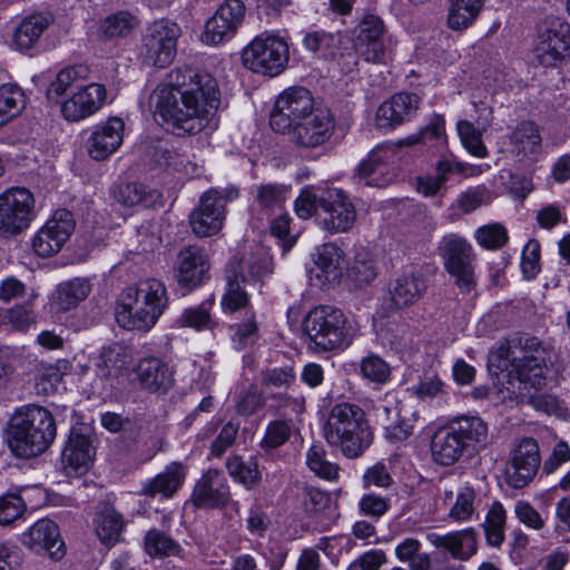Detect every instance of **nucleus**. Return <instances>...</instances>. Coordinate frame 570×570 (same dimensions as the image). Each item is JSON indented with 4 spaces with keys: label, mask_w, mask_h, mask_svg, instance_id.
<instances>
[{
    "label": "nucleus",
    "mask_w": 570,
    "mask_h": 570,
    "mask_svg": "<svg viewBox=\"0 0 570 570\" xmlns=\"http://www.w3.org/2000/svg\"><path fill=\"white\" fill-rule=\"evenodd\" d=\"M155 112L177 135H195L209 124L219 106L216 79L189 67L173 69L154 92Z\"/></svg>",
    "instance_id": "f257e3e1"
},
{
    "label": "nucleus",
    "mask_w": 570,
    "mask_h": 570,
    "mask_svg": "<svg viewBox=\"0 0 570 570\" xmlns=\"http://www.w3.org/2000/svg\"><path fill=\"white\" fill-rule=\"evenodd\" d=\"M490 362L508 371L507 390L513 395H524L529 386H544L548 351L535 337L500 341L490 353Z\"/></svg>",
    "instance_id": "f03ea898"
},
{
    "label": "nucleus",
    "mask_w": 570,
    "mask_h": 570,
    "mask_svg": "<svg viewBox=\"0 0 570 570\" xmlns=\"http://www.w3.org/2000/svg\"><path fill=\"white\" fill-rule=\"evenodd\" d=\"M168 306V294L163 282L141 279L125 287L117 297L115 320L126 331L148 332Z\"/></svg>",
    "instance_id": "7ed1b4c3"
},
{
    "label": "nucleus",
    "mask_w": 570,
    "mask_h": 570,
    "mask_svg": "<svg viewBox=\"0 0 570 570\" xmlns=\"http://www.w3.org/2000/svg\"><path fill=\"white\" fill-rule=\"evenodd\" d=\"M488 439V424L480 416L460 415L434 432L430 445L431 455L436 464L451 466L465 452L484 448Z\"/></svg>",
    "instance_id": "20e7f679"
},
{
    "label": "nucleus",
    "mask_w": 570,
    "mask_h": 570,
    "mask_svg": "<svg viewBox=\"0 0 570 570\" xmlns=\"http://www.w3.org/2000/svg\"><path fill=\"white\" fill-rule=\"evenodd\" d=\"M56 432L55 419L47 409L28 405L12 416L8 444L16 456L35 458L47 451L56 438Z\"/></svg>",
    "instance_id": "39448f33"
},
{
    "label": "nucleus",
    "mask_w": 570,
    "mask_h": 570,
    "mask_svg": "<svg viewBox=\"0 0 570 570\" xmlns=\"http://www.w3.org/2000/svg\"><path fill=\"white\" fill-rule=\"evenodd\" d=\"M302 328L314 348L323 352L348 347L360 332L353 317L330 305L312 308L304 317Z\"/></svg>",
    "instance_id": "423d86ee"
},
{
    "label": "nucleus",
    "mask_w": 570,
    "mask_h": 570,
    "mask_svg": "<svg viewBox=\"0 0 570 570\" xmlns=\"http://www.w3.org/2000/svg\"><path fill=\"white\" fill-rule=\"evenodd\" d=\"M273 272L272 259L264 248L256 253L235 255L226 271L227 287L220 305L225 314L245 309L252 311L246 284L269 276Z\"/></svg>",
    "instance_id": "0eeeda50"
},
{
    "label": "nucleus",
    "mask_w": 570,
    "mask_h": 570,
    "mask_svg": "<svg viewBox=\"0 0 570 570\" xmlns=\"http://www.w3.org/2000/svg\"><path fill=\"white\" fill-rule=\"evenodd\" d=\"M326 442L347 458L360 456L371 444V432L364 411L355 404H335L323 428Z\"/></svg>",
    "instance_id": "6e6552de"
},
{
    "label": "nucleus",
    "mask_w": 570,
    "mask_h": 570,
    "mask_svg": "<svg viewBox=\"0 0 570 570\" xmlns=\"http://www.w3.org/2000/svg\"><path fill=\"white\" fill-rule=\"evenodd\" d=\"M288 60V40L275 31L259 33L242 51L245 68L268 77L281 75L286 69Z\"/></svg>",
    "instance_id": "1a4fd4ad"
},
{
    "label": "nucleus",
    "mask_w": 570,
    "mask_h": 570,
    "mask_svg": "<svg viewBox=\"0 0 570 570\" xmlns=\"http://www.w3.org/2000/svg\"><path fill=\"white\" fill-rule=\"evenodd\" d=\"M181 30L179 26L167 19L150 23L141 38L138 57L142 63L165 68L169 66L177 52V40Z\"/></svg>",
    "instance_id": "9d476101"
},
{
    "label": "nucleus",
    "mask_w": 570,
    "mask_h": 570,
    "mask_svg": "<svg viewBox=\"0 0 570 570\" xmlns=\"http://www.w3.org/2000/svg\"><path fill=\"white\" fill-rule=\"evenodd\" d=\"M533 60L546 68L557 67L570 57V24L548 18L541 24L532 49Z\"/></svg>",
    "instance_id": "9b49d317"
},
{
    "label": "nucleus",
    "mask_w": 570,
    "mask_h": 570,
    "mask_svg": "<svg viewBox=\"0 0 570 570\" xmlns=\"http://www.w3.org/2000/svg\"><path fill=\"white\" fill-rule=\"evenodd\" d=\"M35 198L30 190L12 187L0 194V235L12 236L27 229L33 219Z\"/></svg>",
    "instance_id": "f8f14e48"
},
{
    "label": "nucleus",
    "mask_w": 570,
    "mask_h": 570,
    "mask_svg": "<svg viewBox=\"0 0 570 570\" xmlns=\"http://www.w3.org/2000/svg\"><path fill=\"white\" fill-rule=\"evenodd\" d=\"M316 107L309 90L304 87H289L282 91L271 114V127L281 134L293 128Z\"/></svg>",
    "instance_id": "ddd939ff"
},
{
    "label": "nucleus",
    "mask_w": 570,
    "mask_h": 570,
    "mask_svg": "<svg viewBox=\"0 0 570 570\" xmlns=\"http://www.w3.org/2000/svg\"><path fill=\"white\" fill-rule=\"evenodd\" d=\"M317 224L331 234L348 232L356 220V210L348 196L341 189L326 190L320 199Z\"/></svg>",
    "instance_id": "4468645a"
},
{
    "label": "nucleus",
    "mask_w": 570,
    "mask_h": 570,
    "mask_svg": "<svg viewBox=\"0 0 570 570\" xmlns=\"http://www.w3.org/2000/svg\"><path fill=\"white\" fill-rule=\"evenodd\" d=\"M246 13L242 0H225L215 13L205 22L202 41L208 46H217L229 41L237 33Z\"/></svg>",
    "instance_id": "2eb2a0df"
},
{
    "label": "nucleus",
    "mask_w": 570,
    "mask_h": 570,
    "mask_svg": "<svg viewBox=\"0 0 570 570\" xmlns=\"http://www.w3.org/2000/svg\"><path fill=\"white\" fill-rule=\"evenodd\" d=\"M354 49L367 62H384L390 53L392 39L385 36L383 21L366 14L356 28Z\"/></svg>",
    "instance_id": "dca6fc26"
},
{
    "label": "nucleus",
    "mask_w": 570,
    "mask_h": 570,
    "mask_svg": "<svg viewBox=\"0 0 570 570\" xmlns=\"http://www.w3.org/2000/svg\"><path fill=\"white\" fill-rule=\"evenodd\" d=\"M334 128L335 120L332 112L325 108H316L284 135H287L297 147L316 148L332 137Z\"/></svg>",
    "instance_id": "f3484780"
},
{
    "label": "nucleus",
    "mask_w": 570,
    "mask_h": 570,
    "mask_svg": "<svg viewBox=\"0 0 570 570\" xmlns=\"http://www.w3.org/2000/svg\"><path fill=\"white\" fill-rule=\"evenodd\" d=\"M540 466L538 442L532 438H523L511 450L510 461L505 470L507 482L514 489H522L535 476Z\"/></svg>",
    "instance_id": "a211bd4d"
},
{
    "label": "nucleus",
    "mask_w": 570,
    "mask_h": 570,
    "mask_svg": "<svg viewBox=\"0 0 570 570\" xmlns=\"http://www.w3.org/2000/svg\"><path fill=\"white\" fill-rule=\"evenodd\" d=\"M399 147L382 144L373 148L355 169L360 181L371 187H384L393 180L390 165L396 159Z\"/></svg>",
    "instance_id": "6ab92c4d"
},
{
    "label": "nucleus",
    "mask_w": 570,
    "mask_h": 570,
    "mask_svg": "<svg viewBox=\"0 0 570 570\" xmlns=\"http://www.w3.org/2000/svg\"><path fill=\"white\" fill-rule=\"evenodd\" d=\"M225 222V200L222 194L210 189L203 194L198 206L189 215V225L198 237L217 234Z\"/></svg>",
    "instance_id": "aec40b11"
},
{
    "label": "nucleus",
    "mask_w": 570,
    "mask_h": 570,
    "mask_svg": "<svg viewBox=\"0 0 570 570\" xmlns=\"http://www.w3.org/2000/svg\"><path fill=\"white\" fill-rule=\"evenodd\" d=\"M134 380L148 393L166 394L175 385L174 367L160 357L146 356L135 365Z\"/></svg>",
    "instance_id": "412c9836"
},
{
    "label": "nucleus",
    "mask_w": 570,
    "mask_h": 570,
    "mask_svg": "<svg viewBox=\"0 0 570 570\" xmlns=\"http://www.w3.org/2000/svg\"><path fill=\"white\" fill-rule=\"evenodd\" d=\"M104 85L92 82L79 88L61 102V114L68 121H80L95 115L107 102Z\"/></svg>",
    "instance_id": "4be33fe9"
},
{
    "label": "nucleus",
    "mask_w": 570,
    "mask_h": 570,
    "mask_svg": "<svg viewBox=\"0 0 570 570\" xmlns=\"http://www.w3.org/2000/svg\"><path fill=\"white\" fill-rule=\"evenodd\" d=\"M191 501L200 509L224 508L230 501V490L224 473L217 469H208L195 483Z\"/></svg>",
    "instance_id": "5701e85b"
},
{
    "label": "nucleus",
    "mask_w": 570,
    "mask_h": 570,
    "mask_svg": "<svg viewBox=\"0 0 570 570\" xmlns=\"http://www.w3.org/2000/svg\"><path fill=\"white\" fill-rule=\"evenodd\" d=\"M22 543L36 553H47L52 560H61L66 553L58 525L50 519L36 521L22 534Z\"/></svg>",
    "instance_id": "b1692460"
},
{
    "label": "nucleus",
    "mask_w": 570,
    "mask_h": 570,
    "mask_svg": "<svg viewBox=\"0 0 570 570\" xmlns=\"http://www.w3.org/2000/svg\"><path fill=\"white\" fill-rule=\"evenodd\" d=\"M125 124L118 117H111L107 121L96 125L87 141L89 156L95 160H105L121 146L124 140Z\"/></svg>",
    "instance_id": "393cba45"
},
{
    "label": "nucleus",
    "mask_w": 570,
    "mask_h": 570,
    "mask_svg": "<svg viewBox=\"0 0 570 570\" xmlns=\"http://www.w3.org/2000/svg\"><path fill=\"white\" fill-rule=\"evenodd\" d=\"M420 99L414 94L401 92L384 101L376 110L375 125L389 131L395 126L410 120L419 108Z\"/></svg>",
    "instance_id": "a878e982"
},
{
    "label": "nucleus",
    "mask_w": 570,
    "mask_h": 570,
    "mask_svg": "<svg viewBox=\"0 0 570 570\" xmlns=\"http://www.w3.org/2000/svg\"><path fill=\"white\" fill-rule=\"evenodd\" d=\"M209 262L204 250L189 245L181 248L177 256V282L188 288H195L207 278Z\"/></svg>",
    "instance_id": "bb28decb"
},
{
    "label": "nucleus",
    "mask_w": 570,
    "mask_h": 570,
    "mask_svg": "<svg viewBox=\"0 0 570 570\" xmlns=\"http://www.w3.org/2000/svg\"><path fill=\"white\" fill-rule=\"evenodd\" d=\"M187 471V466L181 462H171L161 472L141 484L140 494L149 498L170 499L183 487Z\"/></svg>",
    "instance_id": "cd10ccee"
},
{
    "label": "nucleus",
    "mask_w": 570,
    "mask_h": 570,
    "mask_svg": "<svg viewBox=\"0 0 570 570\" xmlns=\"http://www.w3.org/2000/svg\"><path fill=\"white\" fill-rule=\"evenodd\" d=\"M95 451L89 438L77 430H71L62 454L61 463L68 475L86 473L94 460Z\"/></svg>",
    "instance_id": "c85d7f7f"
},
{
    "label": "nucleus",
    "mask_w": 570,
    "mask_h": 570,
    "mask_svg": "<svg viewBox=\"0 0 570 570\" xmlns=\"http://www.w3.org/2000/svg\"><path fill=\"white\" fill-rule=\"evenodd\" d=\"M426 538L432 546L445 550L452 558L461 561L469 560L478 550V534L473 528H466L446 534L432 532L429 533Z\"/></svg>",
    "instance_id": "c756f323"
},
{
    "label": "nucleus",
    "mask_w": 570,
    "mask_h": 570,
    "mask_svg": "<svg viewBox=\"0 0 570 570\" xmlns=\"http://www.w3.org/2000/svg\"><path fill=\"white\" fill-rule=\"evenodd\" d=\"M426 289L422 277L414 274H404L394 279L390 286L393 305L397 308L415 304Z\"/></svg>",
    "instance_id": "7c9ffc66"
},
{
    "label": "nucleus",
    "mask_w": 570,
    "mask_h": 570,
    "mask_svg": "<svg viewBox=\"0 0 570 570\" xmlns=\"http://www.w3.org/2000/svg\"><path fill=\"white\" fill-rule=\"evenodd\" d=\"M50 23L51 18L46 14L26 17L13 31L12 46L21 51L32 48Z\"/></svg>",
    "instance_id": "2f4dec72"
},
{
    "label": "nucleus",
    "mask_w": 570,
    "mask_h": 570,
    "mask_svg": "<svg viewBox=\"0 0 570 570\" xmlns=\"http://www.w3.org/2000/svg\"><path fill=\"white\" fill-rule=\"evenodd\" d=\"M160 193L138 183H124L114 190L115 200L124 207H149L160 200Z\"/></svg>",
    "instance_id": "473e14b6"
},
{
    "label": "nucleus",
    "mask_w": 570,
    "mask_h": 570,
    "mask_svg": "<svg viewBox=\"0 0 570 570\" xmlns=\"http://www.w3.org/2000/svg\"><path fill=\"white\" fill-rule=\"evenodd\" d=\"M91 292L89 279L76 277L57 286L53 305L58 311H69L86 299Z\"/></svg>",
    "instance_id": "72a5a7b5"
},
{
    "label": "nucleus",
    "mask_w": 570,
    "mask_h": 570,
    "mask_svg": "<svg viewBox=\"0 0 570 570\" xmlns=\"http://www.w3.org/2000/svg\"><path fill=\"white\" fill-rule=\"evenodd\" d=\"M511 153L517 156L532 157L541 150L542 138L532 121L520 122L510 137Z\"/></svg>",
    "instance_id": "f704fd0d"
},
{
    "label": "nucleus",
    "mask_w": 570,
    "mask_h": 570,
    "mask_svg": "<svg viewBox=\"0 0 570 570\" xmlns=\"http://www.w3.org/2000/svg\"><path fill=\"white\" fill-rule=\"evenodd\" d=\"M128 361L129 355L126 347L119 344L104 347L96 362V373L101 381L108 382L117 377Z\"/></svg>",
    "instance_id": "c9c22d12"
},
{
    "label": "nucleus",
    "mask_w": 570,
    "mask_h": 570,
    "mask_svg": "<svg viewBox=\"0 0 570 570\" xmlns=\"http://www.w3.org/2000/svg\"><path fill=\"white\" fill-rule=\"evenodd\" d=\"M138 20L127 11H119L100 20L98 36L104 40L128 37L137 27Z\"/></svg>",
    "instance_id": "e433bc0d"
},
{
    "label": "nucleus",
    "mask_w": 570,
    "mask_h": 570,
    "mask_svg": "<svg viewBox=\"0 0 570 570\" xmlns=\"http://www.w3.org/2000/svg\"><path fill=\"white\" fill-rule=\"evenodd\" d=\"M89 75L90 69L85 63L62 68L47 89L48 99H58L78 82L87 80Z\"/></svg>",
    "instance_id": "4c0bfd02"
},
{
    "label": "nucleus",
    "mask_w": 570,
    "mask_h": 570,
    "mask_svg": "<svg viewBox=\"0 0 570 570\" xmlns=\"http://www.w3.org/2000/svg\"><path fill=\"white\" fill-rule=\"evenodd\" d=\"M439 254L445 268L473 261L472 246L465 238L455 234L446 235L441 239Z\"/></svg>",
    "instance_id": "58836bf2"
},
{
    "label": "nucleus",
    "mask_w": 570,
    "mask_h": 570,
    "mask_svg": "<svg viewBox=\"0 0 570 570\" xmlns=\"http://www.w3.org/2000/svg\"><path fill=\"white\" fill-rule=\"evenodd\" d=\"M507 511L501 502H493L485 513L482 528L488 546L500 548L505 539Z\"/></svg>",
    "instance_id": "ea45409f"
},
{
    "label": "nucleus",
    "mask_w": 570,
    "mask_h": 570,
    "mask_svg": "<svg viewBox=\"0 0 570 570\" xmlns=\"http://www.w3.org/2000/svg\"><path fill=\"white\" fill-rule=\"evenodd\" d=\"M124 527L121 515L111 507H104L95 519V531L99 540L106 546L115 544Z\"/></svg>",
    "instance_id": "a19ab883"
},
{
    "label": "nucleus",
    "mask_w": 570,
    "mask_h": 570,
    "mask_svg": "<svg viewBox=\"0 0 570 570\" xmlns=\"http://www.w3.org/2000/svg\"><path fill=\"white\" fill-rule=\"evenodd\" d=\"M347 275L357 285H367L376 278L377 263L367 248L362 246L355 248Z\"/></svg>",
    "instance_id": "79ce46f5"
},
{
    "label": "nucleus",
    "mask_w": 570,
    "mask_h": 570,
    "mask_svg": "<svg viewBox=\"0 0 570 570\" xmlns=\"http://www.w3.org/2000/svg\"><path fill=\"white\" fill-rule=\"evenodd\" d=\"M484 0H451L448 24L452 30L470 27L479 16Z\"/></svg>",
    "instance_id": "37998d69"
},
{
    "label": "nucleus",
    "mask_w": 570,
    "mask_h": 570,
    "mask_svg": "<svg viewBox=\"0 0 570 570\" xmlns=\"http://www.w3.org/2000/svg\"><path fill=\"white\" fill-rule=\"evenodd\" d=\"M26 107V96L17 85L0 86V127L18 117Z\"/></svg>",
    "instance_id": "c03bdc74"
},
{
    "label": "nucleus",
    "mask_w": 570,
    "mask_h": 570,
    "mask_svg": "<svg viewBox=\"0 0 570 570\" xmlns=\"http://www.w3.org/2000/svg\"><path fill=\"white\" fill-rule=\"evenodd\" d=\"M343 250L333 243L318 247L315 264L323 273L326 281H336L342 275Z\"/></svg>",
    "instance_id": "a18cd8bd"
},
{
    "label": "nucleus",
    "mask_w": 570,
    "mask_h": 570,
    "mask_svg": "<svg viewBox=\"0 0 570 570\" xmlns=\"http://www.w3.org/2000/svg\"><path fill=\"white\" fill-rule=\"evenodd\" d=\"M226 469L229 476L247 490L255 488L262 478L257 463L255 461H244L239 455L229 456L226 460Z\"/></svg>",
    "instance_id": "49530a36"
},
{
    "label": "nucleus",
    "mask_w": 570,
    "mask_h": 570,
    "mask_svg": "<svg viewBox=\"0 0 570 570\" xmlns=\"http://www.w3.org/2000/svg\"><path fill=\"white\" fill-rule=\"evenodd\" d=\"M214 303L215 299L212 296L197 306L185 308L177 318V324L181 327L187 326L196 331L213 328L215 322L212 318L210 311L214 306Z\"/></svg>",
    "instance_id": "de8ad7c7"
},
{
    "label": "nucleus",
    "mask_w": 570,
    "mask_h": 570,
    "mask_svg": "<svg viewBox=\"0 0 570 570\" xmlns=\"http://www.w3.org/2000/svg\"><path fill=\"white\" fill-rule=\"evenodd\" d=\"M542 386L533 387L529 386L527 389V393L524 395H513L509 393L510 397L515 399H528L529 403L540 412H543L548 415H554L558 417H563L567 414V409L564 403L560 401L556 395L552 394H532L531 390L538 391Z\"/></svg>",
    "instance_id": "09e8293b"
},
{
    "label": "nucleus",
    "mask_w": 570,
    "mask_h": 570,
    "mask_svg": "<svg viewBox=\"0 0 570 570\" xmlns=\"http://www.w3.org/2000/svg\"><path fill=\"white\" fill-rule=\"evenodd\" d=\"M458 134L460 136L463 147L472 156L483 158L488 155V150L482 140V132L479 127L469 120H460L456 125Z\"/></svg>",
    "instance_id": "8fccbe9b"
},
{
    "label": "nucleus",
    "mask_w": 570,
    "mask_h": 570,
    "mask_svg": "<svg viewBox=\"0 0 570 570\" xmlns=\"http://www.w3.org/2000/svg\"><path fill=\"white\" fill-rule=\"evenodd\" d=\"M445 121L440 115H433L429 124L424 126L419 132L404 138L401 145L413 146L416 144H428L442 141L444 139Z\"/></svg>",
    "instance_id": "3c124183"
},
{
    "label": "nucleus",
    "mask_w": 570,
    "mask_h": 570,
    "mask_svg": "<svg viewBox=\"0 0 570 570\" xmlns=\"http://www.w3.org/2000/svg\"><path fill=\"white\" fill-rule=\"evenodd\" d=\"M476 243L485 249H498L508 243L505 227L500 223H491L479 227L474 233Z\"/></svg>",
    "instance_id": "603ef678"
},
{
    "label": "nucleus",
    "mask_w": 570,
    "mask_h": 570,
    "mask_svg": "<svg viewBox=\"0 0 570 570\" xmlns=\"http://www.w3.org/2000/svg\"><path fill=\"white\" fill-rule=\"evenodd\" d=\"M306 463L308 469L320 478L327 481L338 478V466L325 459V452L321 446L314 445L308 449Z\"/></svg>",
    "instance_id": "864d4df0"
},
{
    "label": "nucleus",
    "mask_w": 570,
    "mask_h": 570,
    "mask_svg": "<svg viewBox=\"0 0 570 570\" xmlns=\"http://www.w3.org/2000/svg\"><path fill=\"white\" fill-rule=\"evenodd\" d=\"M288 189L284 185L266 184L257 188V203L258 205L272 213L281 210L283 204L287 199Z\"/></svg>",
    "instance_id": "5fc2aeb1"
},
{
    "label": "nucleus",
    "mask_w": 570,
    "mask_h": 570,
    "mask_svg": "<svg viewBox=\"0 0 570 570\" xmlns=\"http://www.w3.org/2000/svg\"><path fill=\"white\" fill-rule=\"evenodd\" d=\"M360 372L364 379L376 384L386 383L391 376L390 365L375 354H370L362 358Z\"/></svg>",
    "instance_id": "6e6d98bb"
},
{
    "label": "nucleus",
    "mask_w": 570,
    "mask_h": 570,
    "mask_svg": "<svg viewBox=\"0 0 570 570\" xmlns=\"http://www.w3.org/2000/svg\"><path fill=\"white\" fill-rule=\"evenodd\" d=\"M145 549L150 556L168 557L177 554L180 548L169 537L157 530H151L145 537Z\"/></svg>",
    "instance_id": "4d7b16f0"
},
{
    "label": "nucleus",
    "mask_w": 570,
    "mask_h": 570,
    "mask_svg": "<svg viewBox=\"0 0 570 570\" xmlns=\"http://www.w3.org/2000/svg\"><path fill=\"white\" fill-rule=\"evenodd\" d=\"M475 492L471 487L460 489L454 504L449 511V517L458 522H464L472 518L475 507Z\"/></svg>",
    "instance_id": "13d9d810"
},
{
    "label": "nucleus",
    "mask_w": 570,
    "mask_h": 570,
    "mask_svg": "<svg viewBox=\"0 0 570 570\" xmlns=\"http://www.w3.org/2000/svg\"><path fill=\"white\" fill-rule=\"evenodd\" d=\"M291 432L287 421L274 420L267 424L261 445L266 450L279 448L288 441Z\"/></svg>",
    "instance_id": "bf43d9fd"
},
{
    "label": "nucleus",
    "mask_w": 570,
    "mask_h": 570,
    "mask_svg": "<svg viewBox=\"0 0 570 570\" xmlns=\"http://www.w3.org/2000/svg\"><path fill=\"white\" fill-rule=\"evenodd\" d=\"M445 269L454 279V284L461 293L469 294L475 289L478 279L472 262L446 267Z\"/></svg>",
    "instance_id": "052dcab7"
},
{
    "label": "nucleus",
    "mask_w": 570,
    "mask_h": 570,
    "mask_svg": "<svg viewBox=\"0 0 570 570\" xmlns=\"http://www.w3.org/2000/svg\"><path fill=\"white\" fill-rule=\"evenodd\" d=\"M45 227L65 244L75 228L72 214L67 209H58Z\"/></svg>",
    "instance_id": "680f3d73"
},
{
    "label": "nucleus",
    "mask_w": 570,
    "mask_h": 570,
    "mask_svg": "<svg viewBox=\"0 0 570 570\" xmlns=\"http://www.w3.org/2000/svg\"><path fill=\"white\" fill-rule=\"evenodd\" d=\"M302 504L307 514L317 515L330 508L331 497L317 488L306 487L303 490Z\"/></svg>",
    "instance_id": "e2e57ef3"
},
{
    "label": "nucleus",
    "mask_w": 570,
    "mask_h": 570,
    "mask_svg": "<svg viewBox=\"0 0 570 570\" xmlns=\"http://www.w3.org/2000/svg\"><path fill=\"white\" fill-rule=\"evenodd\" d=\"M26 511V503L20 495L6 494L0 498V524L8 525L19 519Z\"/></svg>",
    "instance_id": "0e129e2a"
},
{
    "label": "nucleus",
    "mask_w": 570,
    "mask_h": 570,
    "mask_svg": "<svg viewBox=\"0 0 570 570\" xmlns=\"http://www.w3.org/2000/svg\"><path fill=\"white\" fill-rule=\"evenodd\" d=\"M521 269L527 279L534 278L540 272V244L534 239L529 240L522 250Z\"/></svg>",
    "instance_id": "69168bd1"
},
{
    "label": "nucleus",
    "mask_w": 570,
    "mask_h": 570,
    "mask_svg": "<svg viewBox=\"0 0 570 570\" xmlns=\"http://www.w3.org/2000/svg\"><path fill=\"white\" fill-rule=\"evenodd\" d=\"M407 391L420 400L435 397L443 393V382L436 374H425L417 384Z\"/></svg>",
    "instance_id": "338daca9"
},
{
    "label": "nucleus",
    "mask_w": 570,
    "mask_h": 570,
    "mask_svg": "<svg viewBox=\"0 0 570 570\" xmlns=\"http://www.w3.org/2000/svg\"><path fill=\"white\" fill-rule=\"evenodd\" d=\"M63 243L58 240L45 226L36 234L32 239V248L35 253L41 257H49L58 253Z\"/></svg>",
    "instance_id": "774afa93"
}]
</instances>
